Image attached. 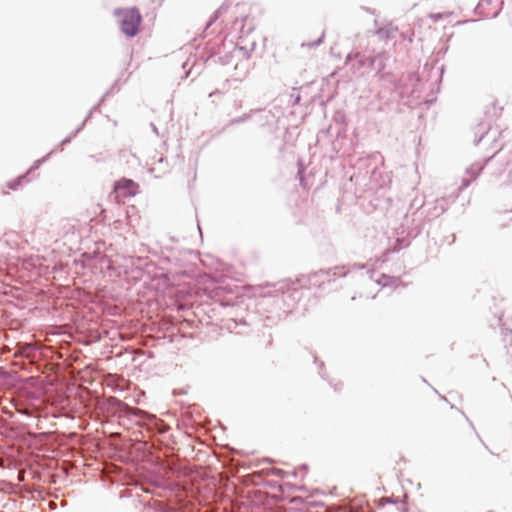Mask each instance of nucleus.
I'll list each match as a JSON object with an SVG mask.
<instances>
[{"instance_id": "nucleus-1", "label": "nucleus", "mask_w": 512, "mask_h": 512, "mask_svg": "<svg viewBox=\"0 0 512 512\" xmlns=\"http://www.w3.org/2000/svg\"><path fill=\"white\" fill-rule=\"evenodd\" d=\"M266 289L267 290L263 291L264 299L260 305L264 307L272 303L276 306L275 311H267V314L262 319L263 326L270 327L280 322L283 315L287 313V310L282 308V304L287 305V308H290V304L287 303L288 299H299L300 292L297 288L288 287L285 282L267 284Z\"/></svg>"}, {"instance_id": "nucleus-2", "label": "nucleus", "mask_w": 512, "mask_h": 512, "mask_svg": "<svg viewBox=\"0 0 512 512\" xmlns=\"http://www.w3.org/2000/svg\"><path fill=\"white\" fill-rule=\"evenodd\" d=\"M374 274L375 271L367 268L365 265L353 264L347 271H344V267H335L325 271L321 270L316 275L323 279L322 283L325 280L330 282L334 281L336 278L348 276L354 280H361L366 284L373 281Z\"/></svg>"}, {"instance_id": "nucleus-3", "label": "nucleus", "mask_w": 512, "mask_h": 512, "mask_svg": "<svg viewBox=\"0 0 512 512\" xmlns=\"http://www.w3.org/2000/svg\"><path fill=\"white\" fill-rule=\"evenodd\" d=\"M118 18L120 31L128 38H133L139 33L142 16L137 7L116 8L113 12Z\"/></svg>"}, {"instance_id": "nucleus-4", "label": "nucleus", "mask_w": 512, "mask_h": 512, "mask_svg": "<svg viewBox=\"0 0 512 512\" xmlns=\"http://www.w3.org/2000/svg\"><path fill=\"white\" fill-rule=\"evenodd\" d=\"M116 401L120 411L129 417L130 420L135 418L137 424L146 426L149 429H154L158 432H163L165 430L164 423L156 416L139 408L130 407L119 400Z\"/></svg>"}, {"instance_id": "nucleus-5", "label": "nucleus", "mask_w": 512, "mask_h": 512, "mask_svg": "<svg viewBox=\"0 0 512 512\" xmlns=\"http://www.w3.org/2000/svg\"><path fill=\"white\" fill-rule=\"evenodd\" d=\"M230 45L232 46V51H227L222 55L221 48L216 47V46H218V42L207 43L206 48H205L206 52H207V56L204 58L205 62L212 60L214 63H219L221 65H228L231 63V60L233 58L232 52H235V51L243 52V54L246 57L249 56V52L246 51L243 47L235 46V45H233V43H230Z\"/></svg>"}, {"instance_id": "nucleus-6", "label": "nucleus", "mask_w": 512, "mask_h": 512, "mask_svg": "<svg viewBox=\"0 0 512 512\" xmlns=\"http://www.w3.org/2000/svg\"><path fill=\"white\" fill-rule=\"evenodd\" d=\"M354 57L357 60L359 67H367L380 73L386 67V61L388 59L386 52L377 53L374 56H365L360 53H356Z\"/></svg>"}, {"instance_id": "nucleus-7", "label": "nucleus", "mask_w": 512, "mask_h": 512, "mask_svg": "<svg viewBox=\"0 0 512 512\" xmlns=\"http://www.w3.org/2000/svg\"><path fill=\"white\" fill-rule=\"evenodd\" d=\"M501 149H498L494 152V154L490 157L484 158L482 161H476L467 168L466 173L469 176L468 178H463L462 184L460 186V190L467 188L470 183L477 179L479 174L485 168L489 161H491L494 157H501Z\"/></svg>"}, {"instance_id": "nucleus-8", "label": "nucleus", "mask_w": 512, "mask_h": 512, "mask_svg": "<svg viewBox=\"0 0 512 512\" xmlns=\"http://www.w3.org/2000/svg\"><path fill=\"white\" fill-rule=\"evenodd\" d=\"M139 185L132 179L121 178L114 183L113 191L117 197L128 198L133 197L139 192Z\"/></svg>"}, {"instance_id": "nucleus-9", "label": "nucleus", "mask_w": 512, "mask_h": 512, "mask_svg": "<svg viewBox=\"0 0 512 512\" xmlns=\"http://www.w3.org/2000/svg\"><path fill=\"white\" fill-rule=\"evenodd\" d=\"M506 172V179L501 183L503 188L512 187V152L503 157L500 168L493 172L492 176L499 179Z\"/></svg>"}, {"instance_id": "nucleus-10", "label": "nucleus", "mask_w": 512, "mask_h": 512, "mask_svg": "<svg viewBox=\"0 0 512 512\" xmlns=\"http://www.w3.org/2000/svg\"><path fill=\"white\" fill-rule=\"evenodd\" d=\"M32 178L28 176V174L24 173L12 179L6 183V187L11 190H18L20 187L30 183Z\"/></svg>"}, {"instance_id": "nucleus-11", "label": "nucleus", "mask_w": 512, "mask_h": 512, "mask_svg": "<svg viewBox=\"0 0 512 512\" xmlns=\"http://www.w3.org/2000/svg\"><path fill=\"white\" fill-rule=\"evenodd\" d=\"M422 215L423 212H421L418 217H414L412 220V226L409 228L408 231V235L412 238H416L424 228V221L421 218Z\"/></svg>"}, {"instance_id": "nucleus-12", "label": "nucleus", "mask_w": 512, "mask_h": 512, "mask_svg": "<svg viewBox=\"0 0 512 512\" xmlns=\"http://www.w3.org/2000/svg\"><path fill=\"white\" fill-rule=\"evenodd\" d=\"M491 128L490 126L485 125L484 123H480L477 127L476 134H479V137L475 138L474 144L478 145L484 138L489 137L491 134ZM491 139H495V133L491 136Z\"/></svg>"}, {"instance_id": "nucleus-13", "label": "nucleus", "mask_w": 512, "mask_h": 512, "mask_svg": "<svg viewBox=\"0 0 512 512\" xmlns=\"http://www.w3.org/2000/svg\"><path fill=\"white\" fill-rule=\"evenodd\" d=\"M230 5L231 1L225 0V2L210 16L205 25V30H207L223 13H225Z\"/></svg>"}, {"instance_id": "nucleus-14", "label": "nucleus", "mask_w": 512, "mask_h": 512, "mask_svg": "<svg viewBox=\"0 0 512 512\" xmlns=\"http://www.w3.org/2000/svg\"><path fill=\"white\" fill-rule=\"evenodd\" d=\"M398 282H400L399 277L389 276L386 274H381V277L375 280V284L380 285L383 288L388 286H394Z\"/></svg>"}, {"instance_id": "nucleus-15", "label": "nucleus", "mask_w": 512, "mask_h": 512, "mask_svg": "<svg viewBox=\"0 0 512 512\" xmlns=\"http://www.w3.org/2000/svg\"><path fill=\"white\" fill-rule=\"evenodd\" d=\"M445 211V208L442 203L439 204V201L436 202L433 208L429 209L427 211L426 218L428 221H431L432 219H435L439 217L441 214H443Z\"/></svg>"}, {"instance_id": "nucleus-16", "label": "nucleus", "mask_w": 512, "mask_h": 512, "mask_svg": "<svg viewBox=\"0 0 512 512\" xmlns=\"http://www.w3.org/2000/svg\"><path fill=\"white\" fill-rule=\"evenodd\" d=\"M54 151H55V149H52L41 159L34 161L32 166L25 173L28 174L29 177H31V174L33 172H35L36 170H38L40 168V166L50 158V156L54 153Z\"/></svg>"}, {"instance_id": "nucleus-17", "label": "nucleus", "mask_w": 512, "mask_h": 512, "mask_svg": "<svg viewBox=\"0 0 512 512\" xmlns=\"http://www.w3.org/2000/svg\"><path fill=\"white\" fill-rule=\"evenodd\" d=\"M256 317L253 314H247L245 317H235L232 320L235 322V325H244L250 326L254 324Z\"/></svg>"}, {"instance_id": "nucleus-18", "label": "nucleus", "mask_w": 512, "mask_h": 512, "mask_svg": "<svg viewBox=\"0 0 512 512\" xmlns=\"http://www.w3.org/2000/svg\"><path fill=\"white\" fill-rule=\"evenodd\" d=\"M158 167H152L150 169L151 172H154L156 170L160 171L161 173L165 174V173H168L170 171V166L167 162V159L163 156H160L159 159H158Z\"/></svg>"}, {"instance_id": "nucleus-19", "label": "nucleus", "mask_w": 512, "mask_h": 512, "mask_svg": "<svg viewBox=\"0 0 512 512\" xmlns=\"http://www.w3.org/2000/svg\"><path fill=\"white\" fill-rule=\"evenodd\" d=\"M376 76H378V78L381 81L388 82V83L392 84L395 88L398 87L397 81L392 73L384 72V70H383L380 73H377Z\"/></svg>"}, {"instance_id": "nucleus-20", "label": "nucleus", "mask_w": 512, "mask_h": 512, "mask_svg": "<svg viewBox=\"0 0 512 512\" xmlns=\"http://www.w3.org/2000/svg\"><path fill=\"white\" fill-rule=\"evenodd\" d=\"M255 110H252L250 113H247V114H244L240 117H237V118H233L230 120V125H236V124H240V123H243L245 121H247L248 119L251 118V115H252V112H254Z\"/></svg>"}, {"instance_id": "nucleus-21", "label": "nucleus", "mask_w": 512, "mask_h": 512, "mask_svg": "<svg viewBox=\"0 0 512 512\" xmlns=\"http://www.w3.org/2000/svg\"><path fill=\"white\" fill-rule=\"evenodd\" d=\"M314 363L318 366V374L323 380L329 381L325 372H324V363L322 361H319L316 356H314Z\"/></svg>"}, {"instance_id": "nucleus-22", "label": "nucleus", "mask_w": 512, "mask_h": 512, "mask_svg": "<svg viewBox=\"0 0 512 512\" xmlns=\"http://www.w3.org/2000/svg\"><path fill=\"white\" fill-rule=\"evenodd\" d=\"M502 333L504 335L505 342L512 344V330L510 329H502Z\"/></svg>"}, {"instance_id": "nucleus-23", "label": "nucleus", "mask_w": 512, "mask_h": 512, "mask_svg": "<svg viewBox=\"0 0 512 512\" xmlns=\"http://www.w3.org/2000/svg\"><path fill=\"white\" fill-rule=\"evenodd\" d=\"M451 409H456L457 411H459L461 413V415L466 419V421L468 422L469 426L476 432L473 422L468 418V416L465 414L464 411L458 409L454 405H451Z\"/></svg>"}, {"instance_id": "nucleus-24", "label": "nucleus", "mask_w": 512, "mask_h": 512, "mask_svg": "<svg viewBox=\"0 0 512 512\" xmlns=\"http://www.w3.org/2000/svg\"><path fill=\"white\" fill-rule=\"evenodd\" d=\"M390 33H392V31L390 30H387V29H379L377 31V34L382 38V39H388L390 37Z\"/></svg>"}, {"instance_id": "nucleus-25", "label": "nucleus", "mask_w": 512, "mask_h": 512, "mask_svg": "<svg viewBox=\"0 0 512 512\" xmlns=\"http://www.w3.org/2000/svg\"><path fill=\"white\" fill-rule=\"evenodd\" d=\"M483 10H484V2H479L474 9V13L477 15H484Z\"/></svg>"}, {"instance_id": "nucleus-26", "label": "nucleus", "mask_w": 512, "mask_h": 512, "mask_svg": "<svg viewBox=\"0 0 512 512\" xmlns=\"http://www.w3.org/2000/svg\"><path fill=\"white\" fill-rule=\"evenodd\" d=\"M324 37H325V33L323 32V33L321 34V36H320L317 40H315V41H313V42L309 43V45H308V46H309V47H316V46L320 45V44L323 42Z\"/></svg>"}, {"instance_id": "nucleus-27", "label": "nucleus", "mask_w": 512, "mask_h": 512, "mask_svg": "<svg viewBox=\"0 0 512 512\" xmlns=\"http://www.w3.org/2000/svg\"><path fill=\"white\" fill-rule=\"evenodd\" d=\"M298 177L301 183H303L304 180V167L301 163H298Z\"/></svg>"}, {"instance_id": "nucleus-28", "label": "nucleus", "mask_w": 512, "mask_h": 512, "mask_svg": "<svg viewBox=\"0 0 512 512\" xmlns=\"http://www.w3.org/2000/svg\"><path fill=\"white\" fill-rule=\"evenodd\" d=\"M291 99H292V105L295 106L300 103L301 95L299 93L296 95L292 94Z\"/></svg>"}, {"instance_id": "nucleus-29", "label": "nucleus", "mask_w": 512, "mask_h": 512, "mask_svg": "<svg viewBox=\"0 0 512 512\" xmlns=\"http://www.w3.org/2000/svg\"><path fill=\"white\" fill-rule=\"evenodd\" d=\"M329 383L333 387L335 392H340L342 390L343 384L341 382L332 383L331 381H329Z\"/></svg>"}, {"instance_id": "nucleus-30", "label": "nucleus", "mask_w": 512, "mask_h": 512, "mask_svg": "<svg viewBox=\"0 0 512 512\" xmlns=\"http://www.w3.org/2000/svg\"><path fill=\"white\" fill-rule=\"evenodd\" d=\"M443 15H444L443 13H431L429 15V18L436 22V21L442 19Z\"/></svg>"}, {"instance_id": "nucleus-31", "label": "nucleus", "mask_w": 512, "mask_h": 512, "mask_svg": "<svg viewBox=\"0 0 512 512\" xmlns=\"http://www.w3.org/2000/svg\"><path fill=\"white\" fill-rule=\"evenodd\" d=\"M273 474L280 476V477L288 476V472L281 470V469H277V468L273 470Z\"/></svg>"}, {"instance_id": "nucleus-32", "label": "nucleus", "mask_w": 512, "mask_h": 512, "mask_svg": "<svg viewBox=\"0 0 512 512\" xmlns=\"http://www.w3.org/2000/svg\"><path fill=\"white\" fill-rule=\"evenodd\" d=\"M414 206H416V211L413 213V216L414 217H418L420 214L418 213V210L423 206V203L417 205V203H415V201H413L411 203V208H413Z\"/></svg>"}, {"instance_id": "nucleus-33", "label": "nucleus", "mask_w": 512, "mask_h": 512, "mask_svg": "<svg viewBox=\"0 0 512 512\" xmlns=\"http://www.w3.org/2000/svg\"><path fill=\"white\" fill-rule=\"evenodd\" d=\"M118 82H119V81H118V80H116V81L112 84V86L109 88V90H108V91H110V95H111L112 93H114V92H118V91H119V88H118Z\"/></svg>"}, {"instance_id": "nucleus-34", "label": "nucleus", "mask_w": 512, "mask_h": 512, "mask_svg": "<svg viewBox=\"0 0 512 512\" xmlns=\"http://www.w3.org/2000/svg\"><path fill=\"white\" fill-rule=\"evenodd\" d=\"M109 95H110V91H106V93L100 98V100L98 101V103L96 105H98V107H100Z\"/></svg>"}, {"instance_id": "nucleus-35", "label": "nucleus", "mask_w": 512, "mask_h": 512, "mask_svg": "<svg viewBox=\"0 0 512 512\" xmlns=\"http://www.w3.org/2000/svg\"><path fill=\"white\" fill-rule=\"evenodd\" d=\"M150 127H151V129H152L153 133H154L156 136H158V137H160V136L162 137V136H163V135H161V134H160V132H159L158 128L156 127V125H155L154 123H152V122H151V123H150Z\"/></svg>"}, {"instance_id": "nucleus-36", "label": "nucleus", "mask_w": 512, "mask_h": 512, "mask_svg": "<svg viewBox=\"0 0 512 512\" xmlns=\"http://www.w3.org/2000/svg\"><path fill=\"white\" fill-rule=\"evenodd\" d=\"M308 470V466L306 464H302L299 468H298V471L299 473H302V475H304Z\"/></svg>"}, {"instance_id": "nucleus-37", "label": "nucleus", "mask_w": 512, "mask_h": 512, "mask_svg": "<svg viewBox=\"0 0 512 512\" xmlns=\"http://www.w3.org/2000/svg\"><path fill=\"white\" fill-rule=\"evenodd\" d=\"M71 141H72V140H71V137L66 136V137H65V138L60 142L59 146L67 145V144H69Z\"/></svg>"}, {"instance_id": "nucleus-38", "label": "nucleus", "mask_w": 512, "mask_h": 512, "mask_svg": "<svg viewBox=\"0 0 512 512\" xmlns=\"http://www.w3.org/2000/svg\"><path fill=\"white\" fill-rule=\"evenodd\" d=\"M386 501H387V503H390V504H397V503L401 502L399 499H394V498H388Z\"/></svg>"}, {"instance_id": "nucleus-39", "label": "nucleus", "mask_w": 512, "mask_h": 512, "mask_svg": "<svg viewBox=\"0 0 512 512\" xmlns=\"http://www.w3.org/2000/svg\"><path fill=\"white\" fill-rule=\"evenodd\" d=\"M502 109H503L502 107H499V109H498L499 112H497L496 105H495V103H493L494 116H498L500 114V112L502 111Z\"/></svg>"}, {"instance_id": "nucleus-40", "label": "nucleus", "mask_w": 512, "mask_h": 512, "mask_svg": "<svg viewBox=\"0 0 512 512\" xmlns=\"http://www.w3.org/2000/svg\"><path fill=\"white\" fill-rule=\"evenodd\" d=\"M78 133H79V129H75L74 131H72V132L68 135V137H71V140H72L74 137H76V136L78 135Z\"/></svg>"}, {"instance_id": "nucleus-41", "label": "nucleus", "mask_w": 512, "mask_h": 512, "mask_svg": "<svg viewBox=\"0 0 512 512\" xmlns=\"http://www.w3.org/2000/svg\"><path fill=\"white\" fill-rule=\"evenodd\" d=\"M469 22H475V20L474 19H470V20L458 21L457 25H462V24L469 23Z\"/></svg>"}, {"instance_id": "nucleus-42", "label": "nucleus", "mask_w": 512, "mask_h": 512, "mask_svg": "<svg viewBox=\"0 0 512 512\" xmlns=\"http://www.w3.org/2000/svg\"><path fill=\"white\" fill-rule=\"evenodd\" d=\"M298 474H299L298 469H297V470H293V471H291V472H288V476H289V475H291V476H293V477H297V476H298Z\"/></svg>"}, {"instance_id": "nucleus-43", "label": "nucleus", "mask_w": 512, "mask_h": 512, "mask_svg": "<svg viewBox=\"0 0 512 512\" xmlns=\"http://www.w3.org/2000/svg\"><path fill=\"white\" fill-rule=\"evenodd\" d=\"M98 105H94L90 110L89 112H91V114L93 115L97 110H98Z\"/></svg>"}, {"instance_id": "nucleus-44", "label": "nucleus", "mask_w": 512, "mask_h": 512, "mask_svg": "<svg viewBox=\"0 0 512 512\" xmlns=\"http://www.w3.org/2000/svg\"><path fill=\"white\" fill-rule=\"evenodd\" d=\"M98 105H94L90 110L89 112H91V114L93 115L97 110H98Z\"/></svg>"}, {"instance_id": "nucleus-45", "label": "nucleus", "mask_w": 512, "mask_h": 512, "mask_svg": "<svg viewBox=\"0 0 512 512\" xmlns=\"http://www.w3.org/2000/svg\"><path fill=\"white\" fill-rule=\"evenodd\" d=\"M98 105H94L90 110L89 112H91V114L93 115L97 110H98Z\"/></svg>"}, {"instance_id": "nucleus-46", "label": "nucleus", "mask_w": 512, "mask_h": 512, "mask_svg": "<svg viewBox=\"0 0 512 512\" xmlns=\"http://www.w3.org/2000/svg\"><path fill=\"white\" fill-rule=\"evenodd\" d=\"M93 115L91 114V112H88L86 117L84 118V123H86Z\"/></svg>"}, {"instance_id": "nucleus-47", "label": "nucleus", "mask_w": 512, "mask_h": 512, "mask_svg": "<svg viewBox=\"0 0 512 512\" xmlns=\"http://www.w3.org/2000/svg\"><path fill=\"white\" fill-rule=\"evenodd\" d=\"M85 124H86V123H84V121H82V122L78 125V127H77L76 129H79V132H80V131L84 128Z\"/></svg>"}, {"instance_id": "nucleus-48", "label": "nucleus", "mask_w": 512, "mask_h": 512, "mask_svg": "<svg viewBox=\"0 0 512 512\" xmlns=\"http://www.w3.org/2000/svg\"><path fill=\"white\" fill-rule=\"evenodd\" d=\"M500 13V10L496 11L491 18H497Z\"/></svg>"}, {"instance_id": "nucleus-49", "label": "nucleus", "mask_w": 512, "mask_h": 512, "mask_svg": "<svg viewBox=\"0 0 512 512\" xmlns=\"http://www.w3.org/2000/svg\"><path fill=\"white\" fill-rule=\"evenodd\" d=\"M352 58V55L351 54H348L347 57H346V62H348L349 60H351Z\"/></svg>"}, {"instance_id": "nucleus-50", "label": "nucleus", "mask_w": 512, "mask_h": 512, "mask_svg": "<svg viewBox=\"0 0 512 512\" xmlns=\"http://www.w3.org/2000/svg\"><path fill=\"white\" fill-rule=\"evenodd\" d=\"M254 48H255V42H254V43H252V46H251V48H250V52H251V51H253V50H254Z\"/></svg>"}, {"instance_id": "nucleus-51", "label": "nucleus", "mask_w": 512, "mask_h": 512, "mask_svg": "<svg viewBox=\"0 0 512 512\" xmlns=\"http://www.w3.org/2000/svg\"><path fill=\"white\" fill-rule=\"evenodd\" d=\"M490 3H491V0H486V1H485V4H486V5H489Z\"/></svg>"}, {"instance_id": "nucleus-52", "label": "nucleus", "mask_w": 512, "mask_h": 512, "mask_svg": "<svg viewBox=\"0 0 512 512\" xmlns=\"http://www.w3.org/2000/svg\"><path fill=\"white\" fill-rule=\"evenodd\" d=\"M441 399L447 402V398L445 396H441Z\"/></svg>"}, {"instance_id": "nucleus-53", "label": "nucleus", "mask_w": 512, "mask_h": 512, "mask_svg": "<svg viewBox=\"0 0 512 512\" xmlns=\"http://www.w3.org/2000/svg\"><path fill=\"white\" fill-rule=\"evenodd\" d=\"M403 512H407V510H404Z\"/></svg>"}]
</instances>
